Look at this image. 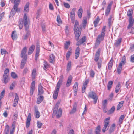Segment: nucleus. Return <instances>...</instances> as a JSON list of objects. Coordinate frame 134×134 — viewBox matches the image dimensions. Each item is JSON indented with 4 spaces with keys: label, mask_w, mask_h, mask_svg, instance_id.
Here are the masks:
<instances>
[{
    "label": "nucleus",
    "mask_w": 134,
    "mask_h": 134,
    "mask_svg": "<svg viewBox=\"0 0 134 134\" xmlns=\"http://www.w3.org/2000/svg\"><path fill=\"white\" fill-rule=\"evenodd\" d=\"M76 11V9L74 8L70 12V16L72 23H75L74 27V31L75 35V38L76 40H78L79 37L81 34V25L79 26V22L77 20H75V13Z\"/></svg>",
    "instance_id": "nucleus-1"
},
{
    "label": "nucleus",
    "mask_w": 134,
    "mask_h": 134,
    "mask_svg": "<svg viewBox=\"0 0 134 134\" xmlns=\"http://www.w3.org/2000/svg\"><path fill=\"white\" fill-rule=\"evenodd\" d=\"M29 2H27L25 5L24 7V12L23 19L24 20V25L25 26L27 23V17L26 16V14L28 12L29 7Z\"/></svg>",
    "instance_id": "nucleus-2"
},
{
    "label": "nucleus",
    "mask_w": 134,
    "mask_h": 134,
    "mask_svg": "<svg viewBox=\"0 0 134 134\" xmlns=\"http://www.w3.org/2000/svg\"><path fill=\"white\" fill-rule=\"evenodd\" d=\"M88 97L89 98L93 99L94 100V104H96L97 101L98 97L94 92L91 91L89 92Z\"/></svg>",
    "instance_id": "nucleus-3"
},
{
    "label": "nucleus",
    "mask_w": 134,
    "mask_h": 134,
    "mask_svg": "<svg viewBox=\"0 0 134 134\" xmlns=\"http://www.w3.org/2000/svg\"><path fill=\"white\" fill-rule=\"evenodd\" d=\"M110 119V117L107 118L105 119L104 122V126L102 130L103 132H105L108 129L109 126Z\"/></svg>",
    "instance_id": "nucleus-4"
},
{
    "label": "nucleus",
    "mask_w": 134,
    "mask_h": 134,
    "mask_svg": "<svg viewBox=\"0 0 134 134\" xmlns=\"http://www.w3.org/2000/svg\"><path fill=\"white\" fill-rule=\"evenodd\" d=\"M24 20L23 19H20L19 20V29H21L23 27V24H24V25L25 27V29L26 30H27L28 29L29 26L28 25V21H27V23L26 25V26L24 25Z\"/></svg>",
    "instance_id": "nucleus-5"
},
{
    "label": "nucleus",
    "mask_w": 134,
    "mask_h": 134,
    "mask_svg": "<svg viewBox=\"0 0 134 134\" xmlns=\"http://www.w3.org/2000/svg\"><path fill=\"white\" fill-rule=\"evenodd\" d=\"M63 79V75H61L60 76L59 79L57 83L56 89L59 90L60 86L62 85Z\"/></svg>",
    "instance_id": "nucleus-6"
},
{
    "label": "nucleus",
    "mask_w": 134,
    "mask_h": 134,
    "mask_svg": "<svg viewBox=\"0 0 134 134\" xmlns=\"http://www.w3.org/2000/svg\"><path fill=\"white\" fill-rule=\"evenodd\" d=\"M105 35L101 34L98 35L96 41V45H97L99 44L101 41H102L104 39Z\"/></svg>",
    "instance_id": "nucleus-7"
},
{
    "label": "nucleus",
    "mask_w": 134,
    "mask_h": 134,
    "mask_svg": "<svg viewBox=\"0 0 134 134\" xmlns=\"http://www.w3.org/2000/svg\"><path fill=\"white\" fill-rule=\"evenodd\" d=\"M27 49L26 47H24L22 49L21 53V57L27 59V55L26 54Z\"/></svg>",
    "instance_id": "nucleus-8"
},
{
    "label": "nucleus",
    "mask_w": 134,
    "mask_h": 134,
    "mask_svg": "<svg viewBox=\"0 0 134 134\" xmlns=\"http://www.w3.org/2000/svg\"><path fill=\"white\" fill-rule=\"evenodd\" d=\"M9 80V79L8 75H3V77L2 81L5 84L7 83Z\"/></svg>",
    "instance_id": "nucleus-9"
},
{
    "label": "nucleus",
    "mask_w": 134,
    "mask_h": 134,
    "mask_svg": "<svg viewBox=\"0 0 134 134\" xmlns=\"http://www.w3.org/2000/svg\"><path fill=\"white\" fill-rule=\"evenodd\" d=\"M86 37L85 36H83L81 39H80L77 42L76 44V45L77 46H80L81 44L84 43V42L86 40Z\"/></svg>",
    "instance_id": "nucleus-10"
},
{
    "label": "nucleus",
    "mask_w": 134,
    "mask_h": 134,
    "mask_svg": "<svg viewBox=\"0 0 134 134\" xmlns=\"http://www.w3.org/2000/svg\"><path fill=\"white\" fill-rule=\"evenodd\" d=\"M31 115L30 113H29L26 120V126L27 128L28 127L30 126V122L31 119Z\"/></svg>",
    "instance_id": "nucleus-11"
},
{
    "label": "nucleus",
    "mask_w": 134,
    "mask_h": 134,
    "mask_svg": "<svg viewBox=\"0 0 134 134\" xmlns=\"http://www.w3.org/2000/svg\"><path fill=\"white\" fill-rule=\"evenodd\" d=\"M43 88L41 84L40 83L38 86V94L39 95H41L44 93V91Z\"/></svg>",
    "instance_id": "nucleus-12"
},
{
    "label": "nucleus",
    "mask_w": 134,
    "mask_h": 134,
    "mask_svg": "<svg viewBox=\"0 0 134 134\" xmlns=\"http://www.w3.org/2000/svg\"><path fill=\"white\" fill-rule=\"evenodd\" d=\"M100 49H98L96 51V53L95 54L94 60L96 62H97L99 59L100 53Z\"/></svg>",
    "instance_id": "nucleus-13"
},
{
    "label": "nucleus",
    "mask_w": 134,
    "mask_h": 134,
    "mask_svg": "<svg viewBox=\"0 0 134 134\" xmlns=\"http://www.w3.org/2000/svg\"><path fill=\"white\" fill-rule=\"evenodd\" d=\"M112 3H110L108 4L107 6V8L106 10L105 15L106 16H107L111 10V6L112 5Z\"/></svg>",
    "instance_id": "nucleus-14"
},
{
    "label": "nucleus",
    "mask_w": 134,
    "mask_h": 134,
    "mask_svg": "<svg viewBox=\"0 0 134 134\" xmlns=\"http://www.w3.org/2000/svg\"><path fill=\"white\" fill-rule=\"evenodd\" d=\"M18 9V7H16V9H15L14 6L13 8L12 9L11 12L10 13L9 16L10 18H11L15 14V12L17 11Z\"/></svg>",
    "instance_id": "nucleus-15"
},
{
    "label": "nucleus",
    "mask_w": 134,
    "mask_h": 134,
    "mask_svg": "<svg viewBox=\"0 0 134 134\" xmlns=\"http://www.w3.org/2000/svg\"><path fill=\"white\" fill-rule=\"evenodd\" d=\"M129 24L128 27V29L131 27L133 25L134 23V19L130 17L129 18Z\"/></svg>",
    "instance_id": "nucleus-16"
},
{
    "label": "nucleus",
    "mask_w": 134,
    "mask_h": 134,
    "mask_svg": "<svg viewBox=\"0 0 134 134\" xmlns=\"http://www.w3.org/2000/svg\"><path fill=\"white\" fill-rule=\"evenodd\" d=\"M72 79V78L71 76L69 77L66 84V86L67 87H69L71 85Z\"/></svg>",
    "instance_id": "nucleus-17"
},
{
    "label": "nucleus",
    "mask_w": 134,
    "mask_h": 134,
    "mask_svg": "<svg viewBox=\"0 0 134 134\" xmlns=\"http://www.w3.org/2000/svg\"><path fill=\"white\" fill-rule=\"evenodd\" d=\"M53 113L56 114L57 118H59L62 115V110L60 108L58 111H56V113H55H55Z\"/></svg>",
    "instance_id": "nucleus-18"
},
{
    "label": "nucleus",
    "mask_w": 134,
    "mask_h": 134,
    "mask_svg": "<svg viewBox=\"0 0 134 134\" xmlns=\"http://www.w3.org/2000/svg\"><path fill=\"white\" fill-rule=\"evenodd\" d=\"M40 46L39 45H37L36 46V53L35 55V59L37 60V58L39 55V53L40 52Z\"/></svg>",
    "instance_id": "nucleus-19"
},
{
    "label": "nucleus",
    "mask_w": 134,
    "mask_h": 134,
    "mask_svg": "<svg viewBox=\"0 0 134 134\" xmlns=\"http://www.w3.org/2000/svg\"><path fill=\"white\" fill-rule=\"evenodd\" d=\"M83 12V10L82 7L80 6V7L79 8L78 11V17L81 18L82 17V13Z\"/></svg>",
    "instance_id": "nucleus-20"
},
{
    "label": "nucleus",
    "mask_w": 134,
    "mask_h": 134,
    "mask_svg": "<svg viewBox=\"0 0 134 134\" xmlns=\"http://www.w3.org/2000/svg\"><path fill=\"white\" fill-rule=\"evenodd\" d=\"M59 91V90L55 88V90L54 91L53 96V98L54 99H56L57 98Z\"/></svg>",
    "instance_id": "nucleus-21"
},
{
    "label": "nucleus",
    "mask_w": 134,
    "mask_h": 134,
    "mask_svg": "<svg viewBox=\"0 0 134 134\" xmlns=\"http://www.w3.org/2000/svg\"><path fill=\"white\" fill-rule=\"evenodd\" d=\"M125 63V56H124L122 57V60L121 62L119 64L118 66L122 67V66L124 65Z\"/></svg>",
    "instance_id": "nucleus-22"
},
{
    "label": "nucleus",
    "mask_w": 134,
    "mask_h": 134,
    "mask_svg": "<svg viewBox=\"0 0 134 134\" xmlns=\"http://www.w3.org/2000/svg\"><path fill=\"white\" fill-rule=\"evenodd\" d=\"M27 59L23 58L21 64L20 68L21 69H22L24 67L26 62Z\"/></svg>",
    "instance_id": "nucleus-23"
},
{
    "label": "nucleus",
    "mask_w": 134,
    "mask_h": 134,
    "mask_svg": "<svg viewBox=\"0 0 134 134\" xmlns=\"http://www.w3.org/2000/svg\"><path fill=\"white\" fill-rule=\"evenodd\" d=\"M35 46L34 45H32L29 48L28 52V54L30 55L34 52L35 49Z\"/></svg>",
    "instance_id": "nucleus-24"
},
{
    "label": "nucleus",
    "mask_w": 134,
    "mask_h": 134,
    "mask_svg": "<svg viewBox=\"0 0 134 134\" xmlns=\"http://www.w3.org/2000/svg\"><path fill=\"white\" fill-rule=\"evenodd\" d=\"M122 39L120 38L115 41L114 45L117 47L119 46L121 42Z\"/></svg>",
    "instance_id": "nucleus-25"
},
{
    "label": "nucleus",
    "mask_w": 134,
    "mask_h": 134,
    "mask_svg": "<svg viewBox=\"0 0 134 134\" xmlns=\"http://www.w3.org/2000/svg\"><path fill=\"white\" fill-rule=\"evenodd\" d=\"M44 97L43 96L40 95L37 98V103L39 104L43 100Z\"/></svg>",
    "instance_id": "nucleus-26"
},
{
    "label": "nucleus",
    "mask_w": 134,
    "mask_h": 134,
    "mask_svg": "<svg viewBox=\"0 0 134 134\" xmlns=\"http://www.w3.org/2000/svg\"><path fill=\"white\" fill-rule=\"evenodd\" d=\"M124 103V101H121L119 103L117 106V110H119L123 106Z\"/></svg>",
    "instance_id": "nucleus-27"
},
{
    "label": "nucleus",
    "mask_w": 134,
    "mask_h": 134,
    "mask_svg": "<svg viewBox=\"0 0 134 134\" xmlns=\"http://www.w3.org/2000/svg\"><path fill=\"white\" fill-rule=\"evenodd\" d=\"M133 14V10L132 9H129L127 11V15L129 17V18L130 17L132 18V15Z\"/></svg>",
    "instance_id": "nucleus-28"
},
{
    "label": "nucleus",
    "mask_w": 134,
    "mask_h": 134,
    "mask_svg": "<svg viewBox=\"0 0 134 134\" xmlns=\"http://www.w3.org/2000/svg\"><path fill=\"white\" fill-rule=\"evenodd\" d=\"M15 33L16 31H14L12 32L11 34V37L13 40H16L17 38V35Z\"/></svg>",
    "instance_id": "nucleus-29"
},
{
    "label": "nucleus",
    "mask_w": 134,
    "mask_h": 134,
    "mask_svg": "<svg viewBox=\"0 0 134 134\" xmlns=\"http://www.w3.org/2000/svg\"><path fill=\"white\" fill-rule=\"evenodd\" d=\"M60 102L59 101L57 102L55 104V108L54 109L53 113H54L55 111V113H56V110H57L58 108V107L59 105Z\"/></svg>",
    "instance_id": "nucleus-30"
},
{
    "label": "nucleus",
    "mask_w": 134,
    "mask_h": 134,
    "mask_svg": "<svg viewBox=\"0 0 134 134\" xmlns=\"http://www.w3.org/2000/svg\"><path fill=\"white\" fill-rule=\"evenodd\" d=\"M36 74V69H34L32 70L31 74L32 78V80L35 79V78Z\"/></svg>",
    "instance_id": "nucleus-31"
},
{
    "label": "nucleus",
    "mask_w": 134,
    "mask_h": 134,
    "mask_svg": "<svg viewBox=\"0 0 134 134\" xmlns=\"http://www.w3.org/2000/svg\"><path fill=\"white\" fill-rule=\"evenodd\" d=\"M77 107L76 104L75 103L73 105V108L71 111L70 112V114H72L75 112L76 111V108Z\"/></svg>",
    "instance_id": "nucleus-32"
},
{
    "label": "nucleus",
    "mask_w": 134,
    "mask_h": 134,
    "mask_svg": "<svg viewBox=\"0 0 134 134\" xmlns=\"http://www.w3.org/2000/svg\"><path fill=\"white\" fill-rule=\"evenodd\" d=\"M49 62L51 63H53L55 59V56L53 54H51L50 55Z\"/></svg>",
    "instance_id": "nucleus-33"
},
{
    "label": "nucleus",
    "mask_w": 134,
    "mask_h": 134,
    "mask_svg": "<svg viewBox=\"0 0 134 134\" xmlns=\"http://www.w3.org/2000/svg\"><path fill=\"white\" fill-rule=\"evenodd\" d=\"M100 20V19L98 16L95 19L94 21V25L95 27H96L97 25L98 22Z\"/></svg>",
    "instance_id": "nucleus-34"
},
{
    "label": "nucleus",
    "mask_w": 134,
    "mask_h": 134,
    "mask_svg": "<svg viewBox=\"0 0 134 134\" xmlns=\"http://www.w3.org/2000/svg\"><path fill=\"white\" fill-rule=\"evenodd\" d=\"M124 118L125 116L124 115H121L119 119V124H121L122 123L123 120H124Z\"/></svg>",
    "instance_id": "nucleus-35"
},
{
    "label": "nucleus",
    "mask_w": 134,
    "mask_h": 134,
    "mask_svg": "<svg viewBox=\"0 0 134 134\" xmlns=\"http://www.w3.org/2000/svg\"><path fill=\"white\" fill-rule=\"evenodd\" d=\"M115 110V107L113 106L111 109L108 112V114H111L113 113Z\"/></svg>",
    "instance_id": "nucleus-36"
},
{
    "label": "nucleus",
    "mask_w": 134,
    "mask_h": 134,
    "mask_svg": "<svg viewBox=\"0 0 134 134\" xmlns=\"http://www.w3.org/2000/svg\"><path fill=\"white\" fill-rule=\"evenodd\" d=\"M9 130V126L7 125L5 126L4 130V132L5 134H8Z\"/></svg>",
    "instance_id": "nucleus-37"
},
{
    "label": "nucleus",
    "mask_w": 134,
    "mask_h": 134,
    "mask_svg": "<svg viewBox=\"0 0 134 134\" xmlns=\"http://www.w3.org/2000/svg\"><path fill=\"white\" fill-rule=\"evenodd\" d=\"M113 83V82L112 81H110L108 82L107 85V88L108 90H109L111 88Z\"/></svg>",
    "instance_id": "nucleus-38"
},
{
    "label": "nucleus",
    "mask_w": 134,
    "mask_h": 134,
    "mask_svg": "<svg viewBox=\"0 0 134 134\" xmlns=\"http://www.w3.org/2000/svg\"><path fill=\"white\" fill-rule=\"evenodd\" d=\"M35 111L36 117L37 118H38L40 116V113L38 111V109L37 108H35Z\"/></svg>",
    "instance_id": "nucleus-39"
},
{
    "label": "nucleus",
    "mask_w": 134,
    "mask_h": 134,
    "mask_svg": "<svg viewBox=\"0 0 134 134\" xmlns=\"http://www.w3.org/2000/svg\"><path fill=\"white\" fill-rule=\"evenodd\" d=\"M20 1V0H14V6L15 9L16 8V7H18V6L19 4Z\"/></svg>",
    "instance_id": "nucleus-40"
},
{
    "label": "nucleus",
    "mask_w": 134,
    "mask_h": 134,
    "mask_svg": "<svg viewBox=\"0 0 134 134\" xmlns=\"http://www.w3.org/2000/svg\"><path fill=\"white\" fill-rule=\"evenodd\" d=\"M113 65V60L111 59L110 61L108 64V68L109 70L111 69Z\"/></svg>",
    "instance_id": "nucleus-41"
},
{
    "label": "nucleus",
    "mask_w": 134,
    "mask_h": 134,
    "mask_svg": "<svg viewBox=\"0 0 134 134\" xmlns=\"http://www.w3.org/2000/svg\"><path fill=\"white\" fill-rule=\"evenodd\" d=\"M57 21L59 24L58 26H59L62 23V21L59 15H58L57 18Z\"/></svg>",
    "instance_id": "nucleus-42"
},
{
    "label": "nucleus",
    "mask_w": 134,
    "mask_h": 134,
    "mask_svg": "<svg viewBox=\"0 0 134 134\" xmlns=\"http://www.w3.org/2000/svg\"><path fill=\"white\" fill-rule=\"evenodd\" d=\"M70 41H66L64 44L65 48L66 49H68V47L70 45Z\"/></svg>",
    "instance_id": "nucleus-43"
},
{
    "label": "nucleus",
    "mask_w": 134,
    "mask_h": 134,
    "mask_svg": "<svg viewBox=\"0 0 134 134\" xmlns=\"http://www.w3.org/2000/svg\"><path fill=\"white\" fill-rule=\"evenodd\" d=\"M100 131V126L99 125H98L96 128L95 131L96 134H99Z\"/></svg>",
    "instance_id": "nucleus-44"
},
{
    "label": "nucleus",
    "mask_w": 134,
    "mask_h": 134,
    "mask_svg": "<svg viewBox=\"0 0 134 134\" xmlns=\"http://www.w3.org/2000/svg\"><path fill=\"white\" fill-rule=\"evenodd\" d=\"M120 87V84L119 83L116 86L115 88V92L116 93H118L119 91Z\"/></svg>",
    "instance_id": "nucleus-45"
},
{
    "label": "nucleus",
    "mask_w": 134,
    "mask_h": 134,
    "mask_svg": "<svg viewBox=\"0 0 134 134\" xmlns=\"http://www.w3.org/2000/svg\"><path fill=\"white\" fill-rule=\"evenodd\" d=\"M44 69L45 70V69L49 68V65L47 64L46 61H44Z\"/></svg>",
    "instance_id": "nucleus-46"
},
{
    "label": "nucleus",
    "mask_w": 134,
    "mask_h": 134,
    "mask_svg": "<svg viewBox=\"0 0 134 134\" xmlns=\"http://www.w3.org/2000/svg\"><path fill=\"white\" fill-rule=\"evenodd\" d=\"M5 93V90H3L1 92L0 94V100L2 99Z\"/></svg>",
    "instance_id": "nucleus-47"
},
{
    "label": "nucleus",
    "mask_w": 134,
    "mask_h": 134,
    "mask_svg": "<svg viewBox=\"0 0 134 134\" xmlns=\"http://www.w3.org/2000/svg\"><path fill=\"white\" fill-rule=\"evenodd\" d=\"M1 52L2 55H4L5 56L6 54H8L6 50L4 49H1Z\"/></svg>",
    "instance_id": "nucleus-48"
},
{
    "label": "nucleus",
    "mask_w": 134,
    "mask_h": 134,
    "mask_svg": "<svg viewBox=\"0 0 134 134\" xmlns=\"http://www.w3.org/2000/svg\"><path fill=\"white\" fill-rule=\"evenodd\" d=\"M87 19L86 18L84 19H83L82 24V26L83 27L85 28L86 27V25L87 24Z\"/></svg>",
    "instance_id": "nucleus-49"
},
{
    "label": "nucleus",
    "mask_w": 134,
    "mask_h": 134,
    "mask_svg": "<svg viewBox=\"0 0 134 134\" xmlns=\"http://www.w3.org/2000/svg\"><path fill=\"white\" fill-rule=\"evenodd\" d=\"M112 18V16H111L108 19V25L109 27L110 26L112 23V22L111 21Z\"/></svg>",
    "instance_id": "nucleus-50"
},
{
    "label": "nucleus",
    "mask_w": 134,
    "mask_h": 134,
    "mask_svg": "<svg viewBox=\"0 0 134 134\" xmlns=\"http://www.w3.org/2000/svg\"><path fill=\"white\" fill-rule=\"evenodd\" d=\"M78 83L77 82H75L73 86L74 91H77Z\"/></svg>",
    "instance_id": "nucleus-51"
},
{
    "label": "nucleus",
    "mask_w": 134,
    "mask_h": 134,
    "mask_svg": "<svg viewBox=\"0 0 134 134\" xmlns=\"http://www.w3.org/2000/svg\"><path fill=\"white\" fill-rule=\"evenodd\" d=\"M122 67L119 66L118 67L117 69V71L118 74H120L121 73L122 70Z\"/></svg>",
    "instance_id": "nucleus-52"
},
{
    "label": "nucleus",
    "mask_w": 134,
    "mask_h": 134,
    "mask_svg": "<svg viewBox=\"0 0 134 134\" xmlns=\"http://www.w3.org/2000/svg\"><path fill=\"white\" fill-rule=\"evenodd\" d=\"M106 27V26H104L103 27L102 30L101 34L105 35V34Z\"/></svg>",
    "instance_id": "nucleus-53"
},
{
    "label": "nucleus",
    "mask_w": 134,
    "mask_h": 134,
    "mask_svg": "<svg viewBox=\"0 0 134 134\" xmlns=\"http://www.w3.org/2000/svg\"><path fill=\"white\" fill-rule=\"evenodd\" d=\"M107 100H105L102 102L103 107L104 109L106 108V106L107 105Z\"/></svg>",
    "instance_id": "nucleus-54"
},
{
    "label": "nucleus",
    "mask_w": 134,
    "mask_h": 134,
    "mask_svg": "<svg viewBox=\"0 0 134 134\" xmlns=\"http://www.w3.org/2000/svg\"><path fill=\"white\" fill-rule=\"evenodd\" d=\"M71 67V63L70 62H68L67 65V70L68 71L69 70Z\"/></svg>",
    "instance_id": "nucleus-55"
},
{
    "label": "nucleus",
    "mask_w": 134,
    "mask_h": 134,
    "mask_svg": "<svg viewBox=\"0 0 134 134\" xmlns=\"http://www.w3.org/2000/svg\"><path fill=\"white\" fill-rule=\"evenodd\" d=\"M11 76L13 78H16L17 77V74L15 72H12L11 73Z\"/></svg>",
    "instance_id": "nucleus-56"
},
{
    "label": "nucleus",
    "mask_w": 134,
    "mask_h": 134,
    "mask_svg": "<svg viewBox=\"0 0 134 134\" xmlns=\"http://www.w3.org/2000/svg\"><path fill=\"white\" fill-rule=\"evenodd\" d=\"M95 75V73L93 70H91L90 72V76L92 77H93Z\"/></svg>",
    "instance_id": "nucleus-57"
},
{
    "label": "nucleus",
    "mask_w": 134,
    "mask_h": 134,
    "mask_svg": "<svg viewBox=\"0 0 134 134\" xmlns=\"http://www.w3.org/2000/svg\"><path fill=\"white\" fill-rule=\"evenodd\" d=\"M26 31V34L25 35L24 37V39L25 40L27 38L28 36L29 35V31L28 29Z\"/></svg>",
    "instance_id": "nucleus-58"
},
{
    "label": "nucleus",
    "mask_w": 134,
    "mask_h": 134,
    "mask_svg": "<svg viewBox=\"0 0 134 134\" xmlns=\"http://www.w3.org/2000/svg\"><path fill=\"white\" fill-rule=\"evenodd\" d=\"M15 82H14L12 83L10 87V90L13 89L15 87Z\"/></svg>",
    "instance_id": "nucleus-59"
},
{
    "label": "nucleus",
    "mask_w": 134,
    "mask_h": 134,
    "mask_svg": "<svg viewBox=\"0 0 134 134\" xmlns=\"http://www.w3.org/2000/svg\"><path fill=\"white\" fill-rule=\"evenodd\" d=\"M87 85L83 84L82 90V92L83 93L85 91V89L87 87Z\"/></svg>",
    "instance_id": "nucleus-60"
},
{
    "label": "nucleus",
    "mask_w": 134,
    "mask_h": 134,
    "mask_svg": "<svg viewBox=\"0 0 134 134\" xmlns=\"http://www.w3.org/2000/svg\"><path fill=\"white\" fill-rule=\"evenodd\" d=\"M9 70L7 68L4 71V75H9Z\"/></svg>",
    "instance_id": "nucleus-61"
},
{
    "label": "nucleus",
    "mask_w": 134,
    "mask_h": 134,
    "mask_svg": "<svg viewBox=\"0 0 134 134\" xmlns=\"http://www.w3.org/2000/svg\"><path fill=\"white\" fill-rule=\"evenodd\" d=\"M37 125L38 127L40 128L41 127L42 125V123L39 121H38L37 122Z\"/></svg>",
    "instance_id": "nucleus-62"
},
{
    "label": "nucleus",
    "mask_w": 134,
    "mask_h": 134,
    "mask_svg": "<svg viewBox=\"0 0 134 134\" xmlns=\"http://www.w3.org/2000/svg\"><path fill=\"white\" fill-rule=\"evenodd\" d=\"M15 99L14 100H19V97L18 95L16 93H15L14 94Z\"/></svg>",
    "instance_id": "nucleus-63"
},
{
    "label": "nucleus",
    "mask_w": 134,
    "mask_h": 134,
    "mask_svg": "<svg viewBox=\"0 0 134 134\" xmlns=\"http://www.w3.org/2000/svg\"><path fill=\"white\" fill-rule=\"evenodd\" d=\"M35 88H31L30 91V94L31 95H32L33 94Z\"/></svg>",
    "instance_id": "nucleus-64"
}]
</instances>
